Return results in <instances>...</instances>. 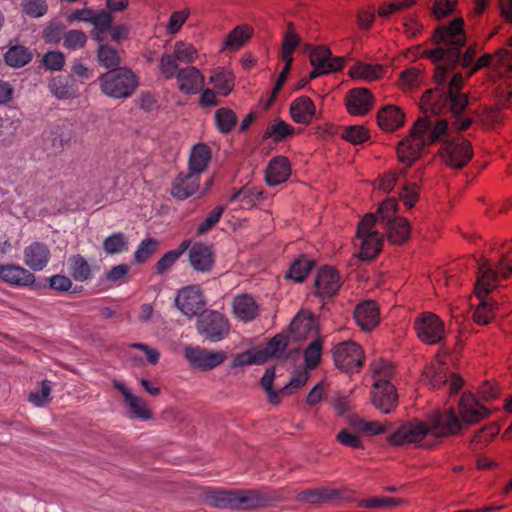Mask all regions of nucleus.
I'll return each instance as SVG.
<instances>
[{"label":"nucleus","instance_id":"5","mask_svg":"<svg viewBox=\"0 0 512 512\" xmlns=\"http://www.w3.org/2000/svg\"><path fill=\"white\" fill-rule=\"evenodd\" d=\"M196 330L205 341L216 343L228 336L230 324L222 313L215 310H205L198 315Z\"/></svg>","mask_w":512,"mask_h":512},{"label":"nucleus","instance_id":"38","mask_svg":"<svg viewBox=\"0 0 512 512\" xmlns=\"http://www.w3.org/2000/svg\"><path fill=\"white\" fill-rule=\"evenodd\" d=\"M313 265V260L308 258L306 255H301L291 263L286 278L292 279L297 283H301L306 279Z\"/></svg>","mask_w":512,"mask_h":512},{"label":"nucleus","instance_id":"10","mask_svg":"<svg viewBox=\"0 0 512 512\" xmlns=\"http://www.w3.org/2000/svg\"><path fill=\"white\" fill-rule=\"evenodd\" d=\"M419 339L426 344L439 343L444 337V324L434 313L424 312L414 321Z\"/></svg>","mask_w":512,"mask_h":512},{"label":"nucleus","instance_id":"17","mask_svg":"<svg viewBox=\"0 0 512 512\" xmlns=\"http://www.w3.org/2000/svg\"><path fill=\"white\" fill-rule=\"evenodd\" d=\"M23 255L25 265L35 272L42 271L51 258V252L48 246L39 241H35L25 247Z\"/></svg>","mask_w":512,"mask_h":512},{"label":"nucleus","instance_id":"31","mask_svg":"<svg viewBox=\"0 0 512 512\" xmlns=\"http://www.w3.org/2000/svg\"><path fill=\"white\" fill-rule=\"evenodd\" d=\"M339 489L313 488L303 490L297 494L296 500L307 504H321L333 502L339 496Z\"/></svg>","mask_w":512,"mask_h":512},{"label":"nucleus","instance_id":"33","mask_svg":"<svg viewBox=\"0 0 512 512\" xmlns=\"http://www.w3.org/2000/svg\"><path fill=\"white\" fill-rule=\"evenodd\" d=\"M205 498L211 507L236 510V489H210L206 492Z\"/></svg>","mask_w":512,"mask_h":512},{"label":"nucleus","instance_id":"63","mask_svg":"<svg viewBox=\"0 0 512 512\" xmlns=\"http://www.w3.org/2000/svg\"><path fill=\"white\" fill-rule=\"evenodd\" d=\"M113 17L110 12L101 10L94 13L91 24L93 29H97L99 32H107L111 29Z\"/></svg>","mask_w":512,"mask_h":512},{"label":"nucleus","instance_id":"41","mask_svg":"<svg viewBox=\"0 0 512 512\" xmlns=\"http://www.w3.org/2000/svg\"><path fill=\"white\" fill-rule=\"evenodd\" d=\"M214 119L218 131L222 134L230 133L238 121L236 114L229 108L217 109Z\"/></svg>","mask_w":512,"mask_h":512},{"label":"nucleus","instance_id":"6","mask_svg":"<svg viewBox=\"0 0 512 512\" xmlns=\"http://www.w3.org/2000/svg\"><path fill=\"white\" fill-rule=\"evenodd\" d=\"M335 366L345 373H357L364 363V351L354 341H343L332 349Z\"/></svg>","mask_w":512,"mask_h":512},{"label":"nucleus","instance_id":"9","mask_svg":"<svg viewBox=\"0 0 512 512\" xmlns=\"http://www.w3.org/2000/svg\"><path fill=\"white\" fill-rule=\"evenodd\" d=\"M0 280L11 286L28 287L35 291L46 289V284L37 282L31 271L16 264H0Z\"/></svg>","mask_w":512,"mask_h":512},{"label":"nucleus","instance_id":"49","mask_svg":"<svg viewBox=\"0 0 512 512\" xmlns=\"http://www.w3.org/2000/svg\"><path fill=\"white\" fill-rule=\"evenodd\" d=\"M322 343L320 339L313 340L304 350L305 365L315 369L321 360Z\"/></svg>","mask_w":512,"mask_h":512},{"label":"nucleus","instance_id":"15","mask_svg":"<svg viewBox=\"0 0 512 512\" xmlns=\"http://www.w3.org/2000/svg\"><path fill=\"white\" fill-rule=\"evenodd\" d=\"M339 288L340 279L337 271L330 266L322 267L314 279L313 294L325 300L334 296Z\"/></svg>","mask_w":512,"mask_h":512},{"label":"nucleus","instance_id":"55","mask_svg":"<svg viewBox=\"0 0 512 512\" xmlns=\"http://www.w3.org/2000/svg\"><path fill=\"white\" fill-rule=\"evenodd\" d=\"M342 138L346 141L357 145L361 144L369 138L368 132L363 126H347L343 129Z\"/></svg>","mask_w":512,"mask_h":512},{"label":"nucleus","instance_id":"61","mask_svg":"<svg viewBox=\"0 0 512 512\" xmlns=\"http://www.w3.org/2000/svg\"><path fill=\"white\" fill-rule=\"evenodd\" d=\"M46 288H50L57 292H67L69 291L73 283L71 279L65 275L56 274L50 278L45 279Z\"/></svg>","mask_w":512,"mask_h":512},{"label":"nucleus","instance_id":"34","mask_svg":"<svg viewBox=\"0 0 512 512\" xmlns=\"http://www.w3.org/2000/svg\"><path fill=\"white\" fill-rule=\"evenodd\" d=\"M33 59V54L29 48L23 45H14L8 48L4 54V62L7 66L19 69L29 64Z\"/></svg>","mask_w":512,"mask_h":512},{"label":"nucleus","instance_id":"2","mask_svg":"<svg viewBox=\"0 0 512 512\" xmlns=\"http://www.w3.org/2000/svg\"><path fill=\"white\" fill-rule=\"evenodd\" d=\"M462 429V423L452 408L443 412L436 411L429 418V425L420 421H412L400 426L388 437L391 445L417 443L427 434L435 437H447L457 434Z\"/></svg>","mask_w":512,"mask_h":512},{"label":"nucleus","instance_id":"36","mask_svg":"<svg viewBox=\"0 0 512 512\" xmlns=\"http://www.w3.org/2000/svg\"><path fill=\"white\" fill-rule=\"evenodd\" d=\"M253 29L248 25L236 26L226 37L224 49L229 51L239 50L252 37Z\"/></svg>","mask_w":512,"mask_h":512},{"label":"nucleus","instance_id":"43","mask_svg":"<svg viewBox=\"0 0 512 512\" xmlns=\"http://www.w3.org/2000/svg\"><path fill=\"white\" fill-rule=\"evenodd\" d=\"M103 249L109 255L119 254L128 249L126 236L121 233H113L103 241Z\"/></svg>","mask_w":512,"mask_h":512},{"label":"nucleus","instance_id":"27","mask_svg":"<svg viewBox=\"0 0 512 512\" xmlns=\"http://www.w3.org/2000/svg\"><path fill=\"white\" fill-rule=\"evenodd\" d=\"M315 113V105L307 96L296 98L290 105V115L296 123L309 124Z\"/></svg>","mask_w":512,"mask_h":512},{"label":"nucleus","instance_id":"57","mask_svg":"<svg viewBox=\"0 0 512 512\" xmlns=\"http://www.w3.org/2000/svg\"><path fill=\"white\" fill-rule=\"evenodd\" d=\"M43 66L50 71H60L65 64V56L61 51H48L42 57Z\"/></svg>","mask_w":512,"mask_h":512},{"label":"nucleus","instance_id":"29","mask_svg":"<svg viewBox=\"0 0 512 512\" xmlns=\"http://www.w3.org/2000/svg\"><path fill=\"white\" fill-rule=\"evenodd\" d=\"M275 378V367H269L266 369L264 375L260 380V385L265 391L268 402L272 405H278L281 402V395H291L295 391L289 386V383L283 386L280 390L273 389V382Z\"/></svg>","mask_w":512,"mask_h":512},{"label":"nucleus","instance_id":"52","mask_svg":"<svg viewBox=\"0 0 512 512\" xmlns=\"http://www.w3.org/2000/svg\"><path fill=\"white\" fill-rule=\"evenodd\" d=\"M64 47L68 50L83 48L87 42L86 34L81 30H69L64 34Z\"/></svg>","mask_w":512,"mask_h":512},{"label":"nucleus","instance_id":"30","mask_svg":"<svg viewBox=\"0 0 512 512\" xmlns=\"http://www.w3.org/2000/svg\"><path fill=\"white\" fill-rule=\"evenodd\" d=\"M382 225L388 240L392 244L401 245L408 240L410 225L406 218L397 217L392 219L390 223L386 222Z\"/></svg>","mask_w":512,"mask_h":512},{"label":"nucleus","instance_id":"16","mask_svg":"<svg viewBox=\"0 0 512 512\" xmlns=\"http://www.w3.org/2000/svg\"><path fill=\"white\" fill-rule=\"evenodd\" d=\"M373 100V95L367 88H353L345 97L347 111L351 115L363 116L371 109Z\"/></svg>","mask_w":512,"mask_h":512},{"label":"nucleus","instance_id":"54","mask_svg":"<svg viewBox=\"0 0 512 512\" xmlns=\"http://www.w3.org/2000/svg\"><path fill=\"white\" fill-rule=\"evenodd\" d=\"M174 56L177 61L184 63H193L197 58V50L191 44L177 42L174 46Z\"/></svg>","mask_w":512,"mask_h":512},{"label":"nucleus","instance_id":"37","mask_svg":"<svg viewBox=\"0 0 512 512\" xmlns=\"http://www.w3.org/2000/svg\"><path fill=\"white\" fill-rule=\"evenodd\" d=\"M48 88L51 94L60 100L74 99L77 96L73 84L62 76L53 77L48 83Z\"/></svg>","mask_w":512,"mask_h":512},{"label":"nucleus","instance_id":"60","mask_svg":"<svg viewBox=\"0 0 512 512\" xmlns=\"http://www.w3.org/2000/svg\"><path fill=\"white\" fill-rule=\"evenodd\" d=\"M159 68L165 79H172L178 73L177 59L174 55L163 54L160 59Z\"/></svg>","mask_w":512,"mask_h":512},{"label":"nucleus","instance_id":"12","mask_svg":"<svg viewBox=\"0 0 512 512\" xmlns=\"http://www.w3.org/2000/svg\"><path fill=\"white\" fill-rule=\"evenodd\" d=\"M113 386L123 396V401L128 407V417L134 420L148 421L153 419V413L148 408V403L145 399L133 394L127 386L119 381L114 380Z\"/></svg>","mask_w":512,"mask_h":512},{"label":"nucleus","instance_id":"47","mask_svg":"<svg viewBox=\"0 0 512 512\" xmlns=\"http://www.w3.org/2000/svg\"><path fill=\"white\" fill-rule=\"evenodd\" d=\"M382 72H383V67L381 65L357 63L351 69V76L364 78L366 80H373V79H377L381 75Z\"/></svg>","mask_w":512,"mask_h":512},{"label":"nucleus","instance_id":"58","mask_svg":"<svg viewBox=\"0 0 512 512\" xmlns=\"http://www.w3.org/2000/svg\"><path fill=\"white\" fill-rule=\"evenodd\" d=\"M50 393V381L43 380L40 383V389L38 391H32L28 396V400L35 406L41 407L48 402Z\"/></svg>","mask_w":512,"mask_h":512},{"label":"nucleus","instance_id":"56","mask_svg":"<svg viewBox=\"0 0 512 512\" xmlns=\"http://www.w3.org/2000/svg\"><path fill=\"white\" fill-rule=\"evenodd\" d=\"M224 210H225V207L222 205L217 206L213 210H211L208 213L205 220L198 225V227L196 229V233L198 235H203V234L207 233L213 226H215L218 223Z\"/></svg>","mask_w":512,"mask_h":512},{"label":"nucleus","instance_id":"3","mask_svg":"<svg viewBox=\"0 0 512 512\" xmlns=\"http://www.w3.org/2000/svg\"><path fill=\"white\" fill-rule=\"evenodd\" d=\"M101 92L113 99H127L138 87V79L134 72L126 67L108 70L98 78Z\"/></svg>","mask_w":512,"mask_h":512},{"label":"nucleus","instance_id":"22","mask_svg":"<svg viewBox=\"0 0 512 512\" xmlns=\"http://www.w3.org/2000/svg\"><path fill=\"white\" fill-rule=\"evenodd\" d=\"M176 79L179 83V90L189 95L198 93L204 85V77L194 66L180 69L176 74Z\"/></svg>","mask_w":512,"mask_h":512},{"label":"nucleus","instance_id":"42","mask_svg":"<svg viewBox=\"0 0 512 512\" xmlns=\"http://www.w3.org/2000/svg\"><path fill=\"white\" fill-rule=\"evenodd\" d=\"M210 82L224 96L228 95L234 87V76L231 71L217 69L210 77Z\"/></svg>","mask_w":512,"mask_h":512},{"label":"nucleus","instance_id":"62","mask_svg":"<svg viewBox=\"0 0 512 512\" xmlns=\"http://www.w3.org/2000/svg\"><path fill=\"white\" fill-rule=\"evenodd\" d=\"M287 344V336L280 333L269 340L266 348L273 358H281L287 348Z\"/></svg>","mask_w":512,"mask_h":512},{"label":"nucleus","instance_id":"1","mask_svg":"<svg viewBox=\"0 0 512 512\" xmlns=\"http://www.w3.org/2000/svg\"><path fill=\"white\" fill-rule=\"evenodd\" d=\"M435 47L425 51L427 58L435 64L436 89L426 90L420 101V109L425 117L419 118L411 130L410 137L398 143L397 155L399 161L411 165L426 144L441 142L443 161L453 167L462 168L472 157L470 143L464 138L449 139V128L446 119L433 123L431 115L450 114L458 118L467 108L468 98L461 93L463 82L461 73L451 72L457 65L466 70L467 75L480 69V58L475 60L476 47L467 48L462 55L461 48L465 44L463 21L455 18L448 24L440 25L432 37ZM470 119H456L454 125L458 130L469 127Z\"/></svg>","mask_w":512,"mask_h":512},{"label":"nucleus","instance_id":"26","mask_svg":"<svg viewBox=\"0 0 512 512\" xmlns=\"http://www.w3.org/2000/svg\"><path fill=\"white\" fill-rule=\"evenodd\" d=\"M458 409L464 423L474 424L480 421V402L471 392H463Z\"/></svg>","mask_w":512,"mask_h":512},{"label":"nucleus","instance_id":"25","mask_svg":"<svg viewBox=\"0 0 512 512\" xmlns=\"http://www.w3.org/2000/svg\"><path fill=\"white\" fill-rule=\"evenodd\" d=\"M211 150L205 143H198L191 149L188 160V171L198 176L207 169L211 160Z\"/></svg>","mask_w":512,"mask_h":512},{"label":"nucleus","instance_id":"53","mask_svg":"<svg viewBox=\"0 0 512 512\" xmlns=\"http://www.w3.org/2000/svg\"><path fill=\"white\" fill-rule=\"evenodd\" d=\"M65 26L61 22H50L43 30L42 38L48 44H57L64 37Z\"/></svg>","mask_w":512,"mask_h":512},{"label":"nucleus","instance_id":"45","mask_svg":"<svg viewBox=\"0 0 512 512\" xmlns=\"http://www.w3.org/2000/svg\"><path fill=\"white\" fill-rule=\"evenodd\" d=\"M494 97L497 107H507L512 99V83L507 79L500 80L494 88Z\"/></svg>","mask_w":512,"mask_h":512},{"label":"nucleus","instance_id":"24","mask_svg":"<svg viewBox=\"0 0 512 512\" xmlns=\"http://www.w3.org/2000/svg\"><path fill=\"white\" fill-rule=\"evenodd\" d=\"M491 68L498 75H506L512 71V52L500 49L495 54H482V69Z\"/></svg>","mask_w":512,"mask_h":512},{"label":"nucleus","instance_id":"59","mask_svg":"<svg viewBox=\"0 0 512 512\" xmlns=\"http://www.w3.org/2000/svg\"><path fill=\"white\" fill-rule=\"evenodd\" d=\"M503 121V115L499 107H492L482 112V128L496 129Z\"/></svg>","mask_w":512,"mask_h":512},{"label":"nucleus","instance_id":"64","mask_svg":"<svg viewBox=\"0 0 512 512\" xmlns=\"http://www.w3.org/2000/svg\"><path fill=\"white\" fill-rule=\"evenodd\" d=\"M399 196L407 208L410 209V208L414 207V205L419 197L417 183H415V182L406 183L403 186L402 191L399 194Z\"/></svg>","mask_w":512,"mask_h":512},{"label":"nucleus","instance_id":"21","mask_svg":"<svg viewBox=\"0 0 512 512\" xmlns=\"http://www.w3.org/2000/svg\"><path fill=\"white\" fill-rule=\"evenodd\" d=\"M430 375L431 386L435 389L448 385L450 394H456L462 387V379L457 375H450L443 363L433 366Z\"/></svg>","mask_w":512,"mask_h":512},{"label":"nucleus","instance_id":"19","mask_svg":"<svg viewBox=\"0 0 512 512\" xmlns=\"http://www.w3.org/2000/svg\"><path fill=\"white\" fill-rule=\"evenodd\" d=\"M200 176L191 172H180L173 180L171 195L178 200H185L199 190Z\"/></svg>","mask_w":512,"mask_h":512},{"label":"nucleus","instance_id":"23","mask_svg":"<svg viewBox=\"0 0 512 512\" xmlns=\"http://www.w3.org/2000/svg\"><path fill=\"white\" fill-rule=\"evenodd\" d=\"M354 319L362 330H372L379 321L376 303L371 300L359 303L354 310Z\"/></svg>","mask_w":512,"mask_h":512},{"label":"nucleus","instance_id":"48","mask_svg":"<svg viewBox=\"0 0 512 512\" xmlns=\"http://www.w3.org/2000/svg\"><path fill=\"white\" fill-rule=\"evenodd\" d=\"M398 210V204L395 198H388L385 201H383L378 209L377 214L378 218L376 217L377 221L380 222V224H384L386 222L390 223L392 219L397 218Z\"/></svg>","mask_w":512,"mask_h":512},{"label":"nucleus","instance_id":"44","mask_svg":"<svg viewBox=\"0 0 512 512\" xmlns=\"http://www.w3.org/2000/svg\"><path fill=\"white\" fill-rule=\"evenodd\" d=\"M320 59L323 58L324 71L327 73L335 72L343 68L345 60L342 57H332L331 50L326 46H318L315 48Z\"/></svg>","mask_w":512,"mask_h":512},{"label":"nucleus","instance_id":"8","mask_svg":"<svg viewBox=\"0 0 512 512\" xmlns=\"http://www.w3.org/2000/svg\"><path fill=\"white\" fill-rule=\"evenodd\" d=\"M184 357L192 368L209 371L221 365L226 359V354L223 351H210L200 346L187 345Z\"/></svg>","mask_w":512,"mask_h":512},{"label":"nucleus","instance_id":"4","mask_svg":"<svg viewBox=\"0 0 512 512\" xmlns=\"http://www.w3.org/2000/svg\"><path fill=\"white\" fill-rule=\"evenodd\" d=\"M376 215L367 213L357 227V238L360 240L359 259L370 261L380 252L383 245V236L372 230L376 224Z\"/></svg>","mask_w":512,"mask_h":512},{"label":"nucleus","instance_id":"14","mask_svg":"<svg viewBox=\"0 0 512 512\" xmlns=\"http://www.w3.org/2000/svg\"><path fill=\"white\" fill-rule=\"evenodd\" d=\"M371 395L375 408L385 414L391 413L397 406L398 395L396 388L389 380L383 379L375 382Z\"/></svg>","mask_w":512,"mask_h":512},{"label":"nucleus","instance_id":"50","mask_svg":"<svg viewBox=\"0 0 512 512\" xmlns=\"http://www.w3.org/2000/svg\"><path fill=\"white\" fill-rule=\"evenodd\" d=\"M403 503L402 500L392 497H373L370 499H361L357 502V505L362 508H385V507H396Z\"/></svg>","mask_w":512,"mask_h":512},{"label":"nucleus","instance_id":"35","mask_svg":"<svg viewBox=\"0 0 512 512\" xmlns=\"http://www.w3.org/2000/svg\"><path fill=\"white\" fill-rule=\"evenodd\" d=\"M190 246L191 240L186 239L183 240L176 249L166 252L155 264L156 273L164 274L169 271Z\"/></svg>","mask_w":512,"mask_h":512},{"label":"nucleus","instance_id":"28","mask_svg":"<svg viewBox=\"0 0 512 512\" xmlns=\"http://www.w3.org/2000/svg\"><path fill=\"white\" fill-rule=\"evenodd\" d=\"M404 113L394 105L384 106L377 114V122L381 129L394 131L404 124Z\"/></svg>","mask_w":512,"mask_h":512},{"label":"nucleus","instance_id":"46","mask_svg":"<svg viewBox=\"0 0 512 512\" xmlns=\"http://www.w3.org/2000/svg\"><path fill=\"white\" fill-rule=\"evenodd\" d=\"M159 242L154 238L144 239L134 253V260L138 264L145 263L158 248Z\"/></svg>","mask_w":512,"mask_h":512},{"label":"nucleus","instance_id":"20","mask_svg":"<svg viewBox=\"0 0 512 512\" xmlns=\"http://www.w3.org/2000/svg\"><path fill=\"white\" fill-rule=\"evenodd\" d=\"M291 174L290 163L285 156L272 158L265 170V180L269 186H277L286 182Z\"/></svg>","mask_w":512,"mask_h":512},{"label":"nucleus","instance_id":"7","mask_svg":"<svg viewBox=\"0 0 512 512\" xmlns=\"http://www.w3.org/2000/svg\"><path fill=\"white\" fill-rule=\"evenodd\" d=\"M279 501L273 489H236V511L263 509Z\"/></svg>","mask_w":512,"mask_h":512},{"label":"nucleus","instance_id":"18","mask_svg":"<svg viewBox=\"0 0 512 512\" xmlns=\"http://www.w3.org/2000/svg\"><path fill=\"white\" fill-rule=\"evenodd\" d=\"M189 262L197 272H210L214 266V252L211 245L201 242L189 247Z\"/></svg>","mask_w":512,"mask_h":512},{"label":"nucleus","instance_id":"40","mask_svg":"<svg viewBox=\"0 0 512 512\" xmlns=\"http://www.w3.org/2000/svg\"><path fill=\"white\" fill-rule=\"evenodd\" d=\"M96 56L99 65L106 69L111 70L120 67L121 58L118 51L108 44H99Z\"/></svg>","mask_w":512,"mask_h":512},{"label":"nucleus","instance_id":"11","mask_svg":"<svg viewBox=\"0 0 512 512\" xmlns=\"http://www.w3.org/2000/svg\"><path fill=\"white\" fill-rule=\"evenodd\" d=\"M512 274V260L502 256L495 266L482 257V292L489 293Z\"/></svg>","mask_w":512,"mask_h":512},{"label":"nucleus","instance_id":"32","mask_svg":"<svg viewBox=\"0 0 512 512\" xmlns=\"http://www.w3.org/2000/svg\"><path fill=\"white\" fill-rule=\"evenodd\" d=\"M233 312L236 318L250 322L257 316L258 305L250 295L243 294L234 298Z\"/></svg>","mask_w":512,"mask_h":512},{"label":"nucleus","instance_id":"51","mask_svg":"<svg viewBox=\"0 0 512 512\" xmlns=\"http://www.w3.org/2000/svg\"><path fill=\"white\" fill-rule=\"evenodd\" d=\"M23 12L31 18H39L44 16L48 11L46 0H23Z\"/></svg>","mask_w":512,"mask_h":512},{"label":"nucleus","instance_id":"39","mask_svg":"<svg viewBox=\"0 0 512 512\" xmlns=\"http://www.w3.org/2000/svg\"><path fill=\"white\" fill-rule=\"evenodd\" d=\"M68 269L71 277L76 281L84 282L91 277V267L89 263L79 254L69 258Z\"/></svg>","mask_w":512,"mask_h":512},{"label":"nucleus","instance_id":"13","mask_svg":"<svg viewBox=\"0 0 512 512\" xmlns=\"http://www.w3.org/2000/svg\"><path fill=\"white\" fill-rule=\"evenodd\" d=\"M205 301L197 286H187L180 289L175 297L176 307L186 316L192 317L203 312Z\"/></svg>","mask_w":512,"mask_h":512}]
</instances>
